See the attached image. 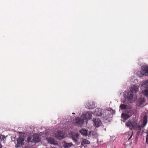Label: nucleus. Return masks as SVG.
Here are the masks:
<instances>
[{
  "instance_id": "f257e3e1",
  "label": "nucleus",
  "mask_w": 148,
  "mask_h": 148,
  "mask_svg": "<svg viewBox=\"0 0 148 148\" xmlns=\"http://www.w3.org/2000/svg\"><path fill=\"white\" fill-rule=\"evenodd\" d=\"M138 90V86L136 85L131 86L130 90L125 91L124 94L125 99H128L130 103H133L136 100L135 97H133V93L136 92Z\"/></svg>"
},
{
  "instance_id": "f03ea898",
  "label": "nucleus",
  "mask_w": 148,
  "mask_h": 148,
  "mask_svg": "<svg viewBox=\"0 0 148 148\" xmlns=\"http://www.w3.org/2000/svg\"><path fill=\"white\" fill-rule=\"evenodd\" d=\"M147 123V121H140L139 124L138 125L135 121H132V122L131 121H128L126 123V125L131 129L132 128H137V127L141 128L143 127Z\"/></svg>"
},
{
  "instance_id": "7ed1b4c3",
  "label": "nucleus",
  "mask_w": 148,
  "mask_h": 148,
  "mask_svg": "<svg viewBox=\"0 0 148 148\" xmlns=\"http://www.w3.org/2000/svg\"><path fill=\"white\" fill-rule=\"evenodd\" d=\"M92 113L90 112H86V113H83L81 115V117L83 119H82L79 117H76L75 120H87L91 119L92 116Z\"/></svg>"
},
{
  "instance_id": "20e7f679",
  "label": "nucleus",
  "mask_w": 148,
  "mask_h": 148,
  "mask_svg": "<svg viewBox=\"0 0 148 148\" xmlns=\"http://www.w3.org/2000/svg\"><path fill=\"white\" fill-rule=\"evenodd\" d=\"M51 133L50 132H47L46 133V140L47 141L48 143L53 145H57V142L52 137H48L49 135Z\"/></svg>"
},
{
  "instance_id": "39448f33",
  "label": "nucleus",
  "mask_w": 148,
  "mask_h": 148,
  "mask_svg": "<svg viewBox=\"0 0 148 148\" xmlns=\"http://www.w3.org/2000/svg\"><path fill=\"white\" fill-rule=\"evenodd\" d=\"M25 140V138L24 135L20 136L17 140V143L16 145V147H20L22 146L24 143V141Z\"/></svg>"
},
{
  "instance_id": "423d86ee",
  "label": "nucleus",
  "mask_w": 148,
  "mask_h": 148,
  "mask_svg": "<svg viewBox=\"0 0 148 148\" xmlns=\"http://www.w3.org/2000/svg\"><path fill=\"white\" fill-rule=\"evenodd\" d=\"M53 136L58 139H61L64 137L63 133L61 131L56 130L53 134Z\"/></svg>"
},
{
  "instance_id": "0eeeda50",
  "label": "nucleus",
  "mask_w": 148,
  "mask_h": 148,
  "mask_svg": "<svg viewBox=\"0 0 148 148\" xmlns=\"http://www.w3.org/2000/svg\"><path fill=\"white\" fill-rule=\"evenodd\" d=\"M86 107L88 109H92L95 107V103L94 102L90 101L86 103L85 104Z\"/></svg>"
},
{
  "instance_id": "6e6552de",
  "label": "nucleus",
  "mask_w": 148,
  "mask_h": 148,
  "mask_svg": "<svg viewBox=\"0 0 148 148\" xmlns=\"http://www.w3.org/2000/svg\"><path fill=\"white\" fill-rule=\"evenodd\" d=\"M79 134L76 133H72L71 137L73 140L75 142H77L79 139Z\"/></svg>"
},
{
  "instance_id": "1a4fd4ad",
  "label": "nucleus",
  "mask_w": 148,
  "mask_h": 148,
  "mask_svg": "<svg viewBox=\"0 0 148 148\" xmlns=\"http://www.w3.org/2000/svg\"><path fill=\"white\" fill-rule=\"evenodd\" d=\"M141 70L144 74L141 73L142 76L143 75H147L148 74V66H143L141 68Z\"/></svg>"
},
{
  "instance_id": "9d476101",
  "label": "nucleus",
  "mask_w": 148,
  "mask_h": 148,
  "mask_svg": "<svg viewBox=\"0 0 148 148\" xmlns=\"http://www.w3.org/2000/svg\"><path fill=\"white\" fill-rule=\"evenodd\" d=\"M94 114L97 116H101L102 114V110L100 108L96 109L95 111L94 112Z\"/></svg>"
},
{
  "instance_id": "9b49d317",
  "label": "nucleus",
  "mask_w": 148,
  "mask_h": 148,
  "mask_svg": "<svg viewBox=\"0 0 148 148\" xmlns=\"http://www.w3.org/2000/svg\"><path fill=\"white\" fill-rule=\"evenodd\" d=\"M33 139L32 140L33 142L36 143L37 142H39L40 140L39 137L36 135H34L33 136Z\"/></svg>"
},
{
  "instance_id": "f8f14e48",
  "label": "nucleus",
  "mask_w": 148,
  "mask_h": 148,
  "mask_svg": "<svg viewBox=\"0 0 148 148\" xmlns=\"http://www.w3.org/2000/svg\"><path fill=\"white\" fill-rule=\"evenodd\" d=\"M79 132L83 135L87 136L88 135V130L84 129H82L79 131Z\"/></svg>"
},
{
  "instance_id": "ddd939ff",
  "label": "nucleus",
  "mask_w": 148,
  "mask_h": 148,
  "mask_svg": "<svg viewBox=\"0 0 148 148\" xmlns=\"http://www.w3.org/2000/svg\"><path fill=\"white\" fill-rule=\"evenodd\" d=\"M62 144L64 148H70L73 145L72 143H67L65 142H64Z\"/></svg>"
},
{
  "instance_id": "4468645a",
  "label": "nucleus",
  "mask_w": 148,
  "mask_h": 148,
  "mask_svg": "<svg viewBox=\"0 0 148 148\" xmlns=\"http://www.w3.org/2000/svg\"><path fill=\"white\" fill-rule=\"evenodd\" d=\"M94 125L96 127H98L101 124V121H94Z\"/></svg>"
},
{
  "instance_id": "2eb2a0df",
  "label": "nucleus",
  "mask_w": 148,
  "mask_h": 148,
  "mask_svg": "<svg viewBox=\"0 0 148 148\" xmlns=\"http://www.w3.org/2000/svg\"><path fill=\"white\" fill-rule=\"evenodd\" d=\"M90 143V142L89 140L86 139H84L83 140L81 145L84 146H85L84 145L89 144Z\"/></svg>"
},
{
  "instance_id": "dca6fc26",
  "label": "nucleus",
  "mask_w": 148,
  "mask_h": 148,
  "mask_svg": "<svg viewBox=\"0 0 148 148\" xmlns=\"http://www.w3.org/2000/svg\"><path fill=\"white\" fill-rule=\"evenodd\" d=\"M142 86L146 88H148V80H146L142 84Z\"/></svg>"
},
{
  "instance_id": "f3484780",
  "label": "nucleus",
  "mask_w": 148,
  "mask_h": 148,
  "mask_svg": "<svg viewBox=\"0 0 148 148\" xmlns=\"http://www.w3.org/2000/svg\"><path fill=\"white\" fill-rule=\"evenodd\" d=\"M121 116L122 118L125 120L127 119L130 117L129 115L126 113H122Z\"/></svg>"
},
{
  "instance_id": "a211bd4d",
  "label": "nucleus",
  "mask_w": 148,
  "mask_h": 148,
  "mask_svg": "<svg viewBox=\"0 0 148 148\" xmlns=\"http://www.w3.org/2000/svg\"><path fill=\"white\" fill-rule=\"evenodd\" d=\"M76 123L77 125H79L81 126L84 124V121H76Z\"/></svg>"
},
{
  "instance_id": "6ab92c4d",
  "label": "nucleus",
  "mask_w": 148,
  "mask_h": 148,
  "mask_svg": "<svg viewBox=\"0 0 148 148\" xmlns=\"http://www.w3.org/2000/svg\"><path fill=\"white\" fill-rule=\"evenodd\" d=\"M6 137L4 135L0 134V141L3 142L6 140Z\"/></svg>"
},
{
  "instance_id": "aec40b11",
  "label": "nucleus",
  "mask_w": 148,
  "mask_h": 148,
  "mask_svg": "<svg viewBox=\"0 0 148 148\" xmlns=\"http://www.w3.org/2000/svg\"><path fill=\"white\" fill-rule=\"evenodd\" d=\"M127 106V105L121 104L120 106V107L121 109H125L126 108Z\"/></svg>"
},
{
  "instance_id": "412c9836",
  "label": "nucleus",
  "mask_w": 148,
  "mask_h": 148,
  "mask_svg": "<svg viewBox=\"0 0 148 148\" xmlns=\"http://www.w3.org/2000/svg\"><path fill=\"white\" fill-rule=\"evenodd\" d=\"M143 94L146 96H148V88L146 89L143 92Z\"/></svg>"
},
{
  "instance_id": "4be33fe9",
  "label": "nucleus",
  "mask_w": 148,
  "mask_h": 148,
  "mask_svg": "<svg viewBox=\"0 0 148 148\" xmlns=\"http://www.w3.org/2000/svg\"><path fill=\"white\" fill-rule=\"evenodd\" d=\"M32 137L31 136H28L27 138V141L28 142H29L30 141Z\"/></svg>"
},
{
  "instance_id": "5701e85b",
  "label": "nucleus",
  "mask_w": 148,
  "mask_h": 148,
  "mask_svg": "<svg viewBox=\"0 0 148 148\" xmlns=\"http://www.w3.org/2000/svg\"><path fill=\"white\" fill-rule=\"evenodd\" d=\"M147 115H144V117H143V120H147Z\"/></svg>"
},
{
  "instance_id": "b1692460",
  "label": "nucleus",
  "mask_w": 148,
  "mask_h": 148,
  "mask_svg": "<svg viewBox=\"0 0 148 148\" xmlns=\"http://www.w3.org/2000/svg\"><path fill=\"white\" fill-rule=\"evenodd\" d=\"M140 103L141 104L143 103L144 102H145V100L144 99H141V100H140Z\"/></svg>"
},
{
  "instance_id": "393cba45",
  "label": "nucleus",
  "mask_w": 148,
  "mask_h": 148,
  "mask_svg": "<svg viewBox=\"0 0 148 148\" xmlns=\"http://www.w3.org/2000/svg\"><path fill=\"white\" fill-rule=\"evenodd\" d=\"M94 120L96 121V120H100L98 118H96Z\"/></svg>"
},
{
  "instance_id": "a878e982",
  "label": "nucleus",
  "mask_w": 148,
  "mask_h": 148,
  "mask_svg": "<svg viewBox=\"0 0 148 148\" xmlns=\"http://www.w3.org/2000/svg\"><path fill=\"white\" fill-rule=\"evenodd\" d=\"M19 134H24V133L23 132H19Z\"/></svg>"
},
{
  "instance_id": "bb28decb",
  "label": "nucleus",
  "mask_w": 148,
  "mask_h": 148,
  "mask_svg": "<svg viewBox=\"0 0 148 148\" xmlns=\"http://www.w3.org/2000/svg\"><path fill=\"white\" fill-rule=\"evenodd\" d=\"M132 137V135H131V136L129 138L128 140H129Z\"/></svg>"
},
{
  "instance_id": "cd10ccee",
  "label": "nucleus",
  "mask_w": 148,
  "mask_h": 148,
  "mask_svg": "<svg viewBox=\"0 0 148 148\" xmlns=\"http://www.w3.org/2000/svg\"><path fill=\"white\" fill-rule=\"evenodd\" d=\"M2 148V145L0 143V148Z\"/></svg>"
},
{
  "instance_id": "c85d7f7f",
  "label": "nucleus",
  "mask_w": 148,
  "mask_h": 148,
  "mask_svg": "<svg viewBox=\"0 0 148 148\" xmlns=\"http://www.w3.org/2000/svg\"><path fill=\"white\" fill-rule=\"evenodd\" d=\"M105 120H107V119H108L107 118H105Z\"/></svg>"
},
{
  "instance_id": "c756f323",
  "label": "nucleus",
  "mask_w": 148,
  "mask_h": 148,
  "mask_svg": "<svg viewBox=\"0 0 148 148\" xmlns=\"http://www.w3.org/2000/svg\"><path fill=\"white\" fill-rule=\"evenodd\" d=\"M72 114H75V113L73 112V113H72Z\"/></svg>"
},
{
  "instance_id": "7c9ffc66",
  "label": "nucleus",
  "mask_w": 148,
  "mask_h": 148,
  "mask_svg": "<svg viewBox=\"0 0 148 148\" xmlns=\"http://www.w3.org/2000/svg\"><path fill=\"white\" fill-rule=\"evenodd\" d=\"M112 112H115V111H113V110H112Z\"/></svg>"
}]
</instances>
